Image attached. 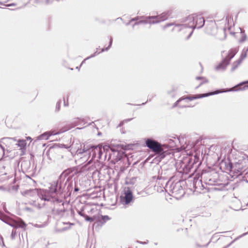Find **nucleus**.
Returning a JSON list of instances; mask_svg holds the SVG:
<instances>
[{"instance_id": "1", "label": "nucleus", "mask_w": 248, "mask_h": 248, "mask_svg": "<svg viewBox=\"0 0 248 248\" xmlns=\"http://www.w3.org/2000/svg\"><path fill=\"white\" fill-rule=\"evenodd\" d=\"M77 153L78 155L84 154L83 157H80L79 160L80 162L87 161L90 157L92 156V158L89 161L88 164H90L92 160L95 158H97V160L100 159L103 153H105V159L108 155V159H111V161L114 163L120 160L122 157L121 154L117 150L110 148L107 145L104 146L84 145L82 149L77 150Z\"/></svg>"}, {"instance_id": "2", "label": "nucleus", "mask_w": 248, "mask_h": 248, "mask_svg": "<svg viewBox=\"0 0 248 248\" xmlns=\"http://www.w3.org/2000/svg\"><path fill=\"white\" fill-rule=\"evenodd\" d=\"M185 22V23L183 24L168 23L163 26L162 28L165 30L170 26H174L172 31H182L184 34L188 33V35L186 37V39H188L192 34L194 29H199L203 26L205 20L201 15L193 14L189 16Z\"/></svg>"}, {"instance_id": "3", "label": "nucleus", "mask_w": 248, "mask_h": 248, "mask_svg": "<svg viewBox=\"0 0 248 248\" xmlns=\"http://www.w3.org/2000/svg\"><path fill=\"white\" fill-rule=\"evenodd\" d=\"M80 119L78 118H75L73 119V123H74V124L72 126H71V127L69 126L68 127L65 128L63 129H61L58 132H55V131H51L45 132V133H43V134L41 135L40 136H39L38 137V139L40 140H48L49 139V137H50L51 136L56 135H58V134L62 133L63 132H64L68 130L69 129H70L71 128L78 124V121Z\"/></svg>"}, {"instance_id": "4", "label": "nucleus", "mask_w": 248, "mask_h": 248, "mask_svg": "<svg viewBox=\"0 0 248 248\" xmlns=\"http://www.w3.org/2000/svg\"><path fill=\"white\" fill-rule=\"evenodd\" d=\"M166 187L167 190H169L170 192L174 195V196L177 198L183 196L185 193V191L180 182L172 183L169 186H167Z\"/></svg>"}, {"instance_id": "5", "label": "nucleus", "mask_w": 248, "mask_h": 248, "mask_svg": "<svg viewBox=\"0 0 248 248\" xmlns=\"http://www.w3.org/2000/svg\"><path fill=\"white\" fill-rule=\"evenodd\" d=\"M146 145L153 152L158 154L163 152V149L162 145L158 142L151 139H147L146 141Z\"/></svg>"}, {"instance_id": "6", "label": "nucleus", "mask_w": 248, "mask_h": 248, "mask_svg": "<svg viewBox=\"0 0 248 248\" xmlns=\"http://www.w3.org/2000/svg\"><path fill=\"white\" fill-rule=\"evenodd\" d=\"M221 92H220L219 91H217L216 92H211L210 93L196 94V95H192V96H187L185 98H181L174 104L173 107H175L178 106L179 102H181L183 100H185L186 101V100H189L191 101V100H193L194 99H199V98H201L202 97H207L209 95L217 94V93H220Z\"/></svg>"}, {"instance_id": "7", "label": "nucleus", "mask_w": 248, "mask_h": 248, "mask_svg": "<svg viewBox=\"0 0 248 248\" xmlns=\"http://www.w3.org/2000/svg\"><path fill=\"white\" fill-rule=\"evenodd\" d=\"M133 196L132 191L129 189L125 190L124 195L121 197V202L123 205H128L133 201Z\"/></svg>"}, {"instance_id": "8", "label": "nucleus", "mask_w": 248, "mask_h": 248, "mask_svg": "<svg viewBox=\"0 0 248 248\" xmlns=\"http://www.w3.org/2000/svg\"><path fill=\"white\" fill-rule=\"evenodd\" d=\"M38 196L42 200L47 201H54L56 199L55 195L51 194V193L46 190H40L39 191Z\"/></svg>"}, {"instance_id": "9", "label": "nucleus", "mask_w": 248, "mask_h": 248, "mask_svg": "<svg viewBox=\"0 0 248 248\" xmlns=\"http://www.w3.org/2000/svg\"><path fill=\"white\" fill-rule=\"evenodd\" d=\"M38 193L39 191L36 189H30L21 192L23 196L28 198H31L35 197L37 195H38Z\"/></svg>"}, {"instance_id": "10", "label": "nucleus", "mask_w": 248, "mask_h": 248, "mask_svg": "<svg viewBox=\"0 0 248 248\" xmlns=\"http://www.w3.org/2000/svg\"><path fill=\"white\" fill-rule=\"evenodd\" d=\"M239 50V47H235L232 48H231L228 51V55L226 56L225 59L228 61V62L230 63V61L232 59L234 56L236 55V54L238 52Z\"/></svg>"}, {"instance_id": "11", "label": "nucleus", "mask_w": 248, "mask_h": 248, "mask_svg": "<svg viewBox=\"0 0 248 248\" xmlns=\"http://www.w3.org/2000/svg\"><path fill=\"white\" fill-rule=\"evenodd\" d=\"M229 64V62L228 61L224 58L223 61L216 67V69L218 71L224 70Z\"/></svg>"}, {"instance_id": "12", "label": "nucleus", "mask_w": 248, "mask_h": 248, "mask_svg": "<svg viewBox=\"0 0 248 248\" xmlns=\"http://www.w3.org/2000/svg\"><path fill=\"white\" fill-rule=\"evenodd\" d=\"M157 18L158 16H149L145 17H144L143 18H146V20H147V24H154L158 23Z\"/></svg>"}, {"instance_id": "13", "label": "nucleus", "mask_w": 248, "mask_h": 248, "mask_svg": "<svg viewBox=\"0 0 248 248\" xmlns=\"http://www.w3.org/2000/svg\"><path fill=\"white\" fill-rule=\"evenodd\" d=\"M57 183L55 182H54L51 184V186L49 187V189L48 190L51 194L55 195L56 196V192H57Z\"/></svg>"}, {"instance_id": "14", "label": "nucleus", "mask_w": 248, "mask_h": 248, "mask_svg": "<svg viewBox=\"0 0 248 248\" xmlns=\"http://www.w3.org/2000/svg\"><path fill=\"white\" fill-rule=\"evenodd\" d=\"M26 141L24 140H17V143L16 145L19 148L20 150H25L26 146Z\"/></svg>"}, {"instance_id": "15", "label": "nucleus", "mask_w": 248, "mask_h": 248, "mask_svg": "<svg viewBox=\"0 0 248 248\" xmlns=\"http://www.w3.org/2000/svg\"><path fill=\"white\" fill-rule=\"evenodd\" d=\"M169 16L168 13H163L160 15L156 16H158L157 20L158 23L163 21L166 20Z\"/></svg>"}, {"instance_id": "16", "label": "nucleus", "mask_w": 248, "mask_h": 248, "mask_svg": "<svg viewBox=\"0 0 248 248\" xmlns=\"http://www.w3.org/2000/svg\"><path fill=\"white\" fill-rule=\"evenodd\" d=\"M110 218L108 216H101L100 217H98L97 221L101 225L104 224L107 221L109 220Z\"/></svg>"}, {"instance_id": "17", "label": "nucleus", "mask_w": 248, "mask_h": 248, "mask_svg": "<svg viewBox=\"0 0 248 248\" xmlns=\"http://www.w3.org/2000/svg\"><path fill=\"white\" fill-rule=\"evenodd\" d=\"M242 62V61L240 59L233 62L232 64L231 71H234L235 70H236L237 68V67L241 64V63Z\"/></svg>"}, {"instance_id": "18", "label": "nucleus", "mask_w": 248, "mask_h": 248, "mask_svg": "<svg viewBox=\"0 0 248 248\" xmlns=\"http://www.w3.org/2000/svg\"><path fill=\"white\" fill-rule=\"evenodd\" d=\"M248 53V47L246 48H244L242 52L239 59L242 62L247 57Z\"/></svg>"}, {"instance_id": "19", "label": "nucleus", "mask_w": 248, "mask_h": 248, "mask_svg": "<svg viewBox=\"0 0 248 248\" xmlns=\"http://www.w3.org/2000/svg\"><path fill=\"white\" fill-rule=\"evenodd\" d=\"M240 30L241 31V37L239 40V42L241 43H243L245 42L247 40V35L245 33V31L241 28H240Z\"/></svg>"}, {"instance_id": "20", "label": "nucleus", "mask_w": 248, "mask_h": 248, "mask_svg": "<svg viewBox=\"0 0 248 248\" xmlns=\"http://www.w3.org/2000/svg\"><path fill=\"white\" fill-rule=\"evenodd\" d=\"M196 78L197 80H201V82L199 83V86H198L196 87V88H198L199 86H201L203 83L208 82V80L205 78H203V77H196Z\"/></svg>"}, {"instance_id": "21", "label": "nucleus", "mask_w": 248, "mask_h": 248, "mask_svg": "<svg viewBox=\"0 0 248 248\" xmlns=\"http://www.w3.org/2000/svg\"><path fill=\"white\" fill-rule=\"evenodd\" d=\"M26 227V224L23 221H21L16 223V228H21L25 229Z\"/></svg>"}, {"instance_id": "22", "label": "nucleus", "mask_w": 248, "mask_h": 248, "mask_svg": "<svg viewBox=\"0 0 248 248\" xmlns=\"http://www.w3.org/2000/svg\"><path fill=\"white\" fill-rule=\"evenodd\" d=\"M99 52L97 53V51H96L94 53H93V54L91 55L90 57H88L87 58H86V59H85L81 62L80 66H81L83 63L85 62V61L88 60V59H89L91 58H93V57H94V56H95L97 54H99Z\"/></svg>"}, {"instance_id": "23", "label": "nucleus", "mask_w": 248, "mask_h": 248, "mask_svg": "<svg viewBox=\"0 0 248 248\" xmlns=\"http://www.w3.org/2000/svg\"><path fill=\"white\" fill-rule=\"evenodd\" d=\"M84 217H85V220L88 221L92 222L95 220V217H90L87 215H85Z\"/></svg>"}, {"instance_id": "24", "label": "nucleus", "mask_w": 248, "mask_h": 248, "mask_svg": "<svg viewBox=\"0 0 248 248\" xmlns=\"http://www.w3.org/2000/svg\"><path fill=\"white\" fill-rule=\"evenodd\" d=\"M144 17L143 16H137V17H136L135 18H132L130 22L129 23H128L126 25H128L129 24V23L132 22V21H138L140 19H143Z\"/></svg>"}, {"instance_id": "25", "label": "nucleus", "mask_w": 248, "mask_h": 248, "mask_svg": "<svg viewBox=\"0 0 248 248\" xmlns=\"http://www.w3.org/2000/svg\"><path fill=\"white\" fill-rule=\"evenodd\" d=\"M112 37H110L108 46L106 47V48L102 49L101 52H104V51H107L108 50V49L110 47V46L112 45Z\"/></svg>"}, {"instance_id": "26", "label": "nucleus", "mask_w": 248, "mask_h": 248, "mask_svg": "<svg viewBox=\"0 0 248 248\" xmlns=\"http://www.w3.org/2000/svg\"><path fill=\"white\" fill-rule=\"evenodd\" d=\"M14 140V141H17V142L18 140L16 139V138H3L0 139V142H2L3 140Z\"/></svg>"}, {"instance_id": "27", "label": "nucleus", "mask_w": 248, "mask_h": 248, "mask_svg": "<svg viewBox=\"0 0 248 248\" xmlns=\"http://www.w3.org/2000/svg\"><path fill=\"white\" fill-rule=\"evenodd\" d=\"M138 23L140 24H147V20H146V18L144 19H140L139 20Z\"/></svg>"}, {"instance_id": "28", "label": "nucleus", "mask_w": 248, "mask_h": 248, "mask_svg": "<svg viewBox=\"0 0 248 248\" xmlns=\"http://www.w3.org/2000/svg\"><path fill=\"white\" fill-rule=\"evenodd\" d=\"M61 101H58L57 103L56 106V111H59L60 109V106H61Z\"/></svg>"}, {"instance_id": "29", "label": "nucleus", "mask_w": 248, "mask_h": 248, "mask_svg": "<svg viewBox=\"0 0 248 248\" xmlns=\"http://www.w3.org/2000/svg\"><path fill=\"white\" fill-rule=\"evenodd\" d=\"M16 235V231L15 230H13L12 232L11 237L12 239H14Z\"/></svg>"}, {"instance_id": "30", "label": "nucleus", "mask_w": 248, "mask_h": 248, "mask_svg": "<svg viewBox=\"0 0 248 248\" xmlns=\"http://www.w3.org/2000/svg\"><path fill=\"white\" fill-rule=\"evenodd\" d=\"M0 245H1L2 247H5V245L3 242V238L0 235Z\"/></svg>"}, {"instance_id": "31", "label": "nucleus", "mask_w": 248, "mask_h": 248, "mask_svg": "<svg viewBox=\"0 0 248 248\" xmlns=\"http://www.w3.org/2000/svg\"><path fill=\"white\" fill-rule=\"evenodd\" d=\"M9 0H0V4L4 5V3L7 2Z\"/></svg>"}, {"instance_id": "32", "label": "nucleus", "mask_w": 248, "mask_h": 248, "mask_svg": "<svg viewBox=\"0 0 248 248\" xmlns=\"http://www.w3.org/2000/svg\"><path fill=\"white\" fill-rule=\"evenodd\" d=\"M78 214H79L80 216H82V217H85V215H86L84 213H83V211H78Z\"/></svg>"}, {"instance_id": "33", "label": "nucleus", "mask_w": 248, "mask_h": 248, "mask_svg": "<svg viewBox=\"0 0 248 248\" xmlns=\"http://www.w3.org/2000/svg\"><path fill=\"white\" fill-rule=\"evenodd\" d=\"M34 226L36 227H44L45 225H43V224L39 225L36 224H34Z\"/></svg>"}, {"instance_id": "34", "label": "nucleus", "mask_w": 248, "mask_h": 248, "mask_svg": "<svg viewBox=\"0 0 248 248\" xmlns=\"http://www.w3.org/2000/svg\"><path fill=\"white\" fill-rule=\"evenodd\" d=\"M179 106H180V107H181V108L188 107H189L188 106H186V105H181Z\"/></svg>"}, {"instance_id": "35", "label": "nucleus", "mask_w": 248, "mask_h": 248, "mask_svg": "<svg viewBox=\"0 0 248 248\" xmlns=\"http://www.w3.org/2000/svg\"><path fill=\"white\" fill-rule=\"evenodd\" d=\"M0 148L2 149V150L4 152V150H5L4 147L2 145H1V144H0Z\"/></svg>"}, {"instance_id": "36", "label": "nucleus", "mask_w": 248, "mask_h": 248, "mask_svg": "<svg viewBox=\"0 0 248 248\" xmlns=\"http://www.w3.org/2000/svg\"><path fill=\"white\" fill-rule=\"evenodd\" d=\"M139 24H139V23H138V21H137V22H136V23L133 25V27H135V26L137 25H139Z\"/></svg>"}, {"instance_id": "37", "label": "nucleus", "mask_w": 248, "mask_h": 248, "mask_svg": "<svg viewBox=\"0 0 248 248\" xmlns=\"http://www.w3.org/2000/svg\"><path fill=\"white\" fill-rule=\"evenodd\" d=\"M14 5H15V3H12L10 4L7 5V6H14Z\"/></svg>"}, {"instance_id": "38", "label": "nucleus", "mask_w": 248, "mask_h": 248, "mask_svg": "<svg viewBox=\"0 0 248 248\" xmlns=\"http://www.w3.org/2000/svg\"><path fill=\"white\" fill-rule=\"evenodd\" d=\"M138 243H140V244H146L147 243L144 242H140V241H138Z\"/></svg>"}, {"instance_id": "39", "label": "nucleus", "mask_w": 248, "mask_h": 248, "mask_svg": "<svg viewBox=\"0 0 248 248\" xmlns=\"http://www.w3.org/2000/svg\"><path fill=\"white\" fill-rule=\"evenodd\" d=\"M233 91V88H232V89H230L229 90H228V91Z\"/></svg>"}, {"instance_id": "40", "label": "nucleus", "mask_w": 248, "mask_h": 248, "mask_svg": "<svg viewBox=\"0 0 248 248\" xmlns=\"http://www.w3.org/2000/svg\"><path fill=\"white\" fill-rule=\"evenodd\" d=\"M27 140H31V137H27Z\"/></svg>"}, {"instance_id": "41", "label": "nucleus", "mask_w": 248, "mask_h": 248, "mask_svg": "<svg viewBox=\"0 0 248 248\" xmlns=\"http://www.w3.org/2000/svg\"><path fill=\"white\" fill-rule=\"evenodd\" d=\"M244 88H248V86H245Z\"/></svg>"}, {"instance_id": "42", "label": "nucleus", "mask_w": 248, "mask_h": 248, "mask_svg": "<svg viewBox=\"0 0 248 248\" xmlns=\"http://www.w3.org/2000/svg\"><path fill=\"white\" fill-rule=\"evenodd\" d=\"M195 23H196V20H195Z\"/></svg>"}, {"instance_id": "43", "label": "nucleus", "mask_w": 248, "mask_h": 248, "mask_svg": "<svg viewBox=\"0 0 248 248\" xmlns=\"http://www.w3.org/2000/svg\"><path fill=\"white\" fill-rule=\"evenodd\" d=\"M245 83H248V81H247V82H246Z\"/></svg>"}]
</instances>
